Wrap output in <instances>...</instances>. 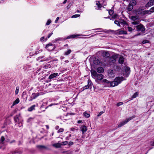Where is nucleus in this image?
Listing matches in <instances>:
<instances>
[{
	"label": "nucleus",
	"instance_id": "1",
	"mask_svg": "<svg viewBox=\"0 0 154 154\" xmlns=\"http://www.w3.org/2000/svg\"><path fill=\"white\" fill-rule=\"evenodd\" d=\"M91 74L97 83L100 85H106V87L108 85L109 81L106 79H103L104 76L102 74H97L95 71H91Z\"/></svg>",
	"mask_w": 154,
	"mask_h": 154
},
{
	"label": "nucleus",
	"instance_id": "2",
	"mask_svg": "<svg viewBox=\"0 0 154 154\" xmlns=\"http://www.w3.org/2000/svg\"><path fill=\"white\" fill-rule=\"evenodd\" d=\"M124 77L122 76L116 77L113 81L110 82L109 81L108 85L106 86L108 87H113L117 86L124 80Z\"/></svg>",
	"mask_w": 154,
	"mask_h": 154
},
{
	"label": "nucleus",
	"instance_id": "3",
	"mask_svg": "<svg viewBox=\"0 0 154 154\" xmlns=\"http://www.w3.org/2000/svg\"><path fill=\"white\" fill-rule=\"evenodd\" d=\"M14 120L16 123V125L20 127L23 125V119L20 114L17 115L14 118Z\"/></svg>",
	"mask_w": 154,
	"mask_h": 154
},
{
	"label": "nucleus",
	"instance_id": "4",
	"mask_svg": "<svg viewBox=\"0 0 154 154\" xmlns=\"http://www.w3.org/2000/svg\"><path fill=\"white\" fill-rule=\"evenodd\" d=\"M119 55L116 54L113 55L109 58L108 61L106 62L107 65L111 66L113 64L116 62V58L118 57Z\"/></svg>",
	"mask_w": 154,
	"mask_h": 154
},
{
	"label": "nucleus",
	"instance_id": "5",
	"mask_svg": "<svg viewBox=\"0 0 154 154\" xmlns=\"http://www.w3.org/2000/svg\"><path fill=\"white\" fill-rule=\"evenodd\" d=\"M139 17L137 15L135 16H129V18L133 21L132 22V24L133 25H137L140 23V20Z\"/></svg>",
	"mask_w": 154,
	"mask_h": 154
},
{
	"label": "nucleus",
	"instance_id": "6",
	"mask_svg": "<svg viewBox=\"0 0 154 154\" xmlns=\"http://www.w3.org/2000/svg\"><path fill=\"white\" fill-rule=\"evenodd\" d=\"M133 11L135 14L139 17L143 16V9L141 8H139L135 10H133Z\"/></svg>",
	"mask_w": 154,
	"mask_h": 154
},
{
	"label": "nucleus",
	"instance_id": "7",
	"mask_svg": "<svg viewBox=\"0 0 154 154\" xmlns=\"http://www.w3.org/2000/svg\"><path fill=\"white\" fill-rule=\"evenodd\" d=\"M134 116H133L129 118H127L126 119V120L121 122L118 126V128H120L122 126L124 125H125L126 124L127 122H128L129 121L134 119L135 118Z\"/></svg>",
	"mask_w": 154,
	"mask_h": 154
},
{
	"label": "nucleus",
	"instance_id": "8",
	"mask_svg": "<svg viewBox=\"0 0 154 154\" xmlns=\"http://www.w3.org/2000/svg\"><path fill=\"white\" fill-rule=\"evenodd\" d=\"M8 141V140H5V139L4 136H2L0 139V146H2L6 145L7 144L6 143Z\"/></svg>",
	"mask_w": 154,
	"mask_h": 154
},
{
	"label": "nucleus",
	"instance_id": "9",
	"mask_svg": "<svg viewBox=\"0 0 154 154\" xmlns=\"http://www.w3.org/2000/svg\"><path fill=\"white\" fill-rule=\"evenodd\" d=\"M47 49L49 51H51L54 49L55 46L52 44H49L47 45L46 47Z\"/></svg>",
	"mask_w": 154,
	"mask_h": 154
},
{
	"label": "nucleus",
	"instance_id": "10",
	"mask_svg": "<svg viewBox=\"0 0 154 154\" xmlns=\"http://www.w3.org/2000/svg\"><path fill=\"white\" fill-rule=\"evenodd\" d=\"M102 3L101 1H96V5L95 6V8L96 9H100L102 7Z\"/></svg>",
	"mask_w": 154,
	"mask_h": 154
},
{
	"label": "nucleus",
	"instance_id": "11",
	"mask_svg": "<svg viewBox=\"0 0 154 154\" xmlns=\"http://www.w3.org/2000/svg\"><path fill=\"white\" fill-rule=\"evenodd\" d=\"M136 29L138 31H144L145 30V28L142 24H140L136 26Z\"/></svg>",
	"mask_w": 154,
	"mask_h": 154
},
{
	"label": "nucleus",
	"instance_id": "12",
	"mask_svg": "<svg viewBox=\"0 0 154 154\" xmlns=\"http://www.w3.org/2000/svg\"><path fill=\"white\" fill-rule=\"evenodd\" d=\"M39 94L38 93H33L32 94L31 96L29 98V100L32 101L33 99H35L37 97L39 96Z\"/></svg>",
	"mask_w": 154,
	"mask_h": 154
},
{
	"label": "nucleus",
	"instance_id": "13",
	"mask_svg": "<svg viewBox=\"0 0 154 154\" xmlns=\"http://www.w3.org/2000/svg\"><path fill=\"white\" fill-rule=\"evenodd\" d=\"M154 4V0H150L146 4V7H149L153 5Z\"/></svg>",
	"mask_w": 154,
	"mask_h": 154
},
{
	"label": "nucleus",
	"instance_id": "14",
	"mask_svg": "<svg viewBox=\"0 0 154 154\" xmlns=\"http://www.w3.org/2000/svg\"><path fill=\"white\" fill-rule=\"evenodd\" d=\"M102 56L106 57H108L109 56V53L107 51H101Z\"/></svg>",
	"mask_w": 154,
	"mask_h": 154
},
{
	"label": "nucleus",
	"instance_id": "15",
	"mask_svg": "<svg viewBox=\"0 0 154 154\" xmlns=\"http://www.w3.org/2000/svg\"><path fill=\"white\" fill-rule=\"evenodd\" d=\"M81 35L76 34V35H72L69 36H68L67 37V39L69 38H77L79 37V36H81Z\"/></svg>",
	"mask_w": 154,
	"mask_h": 154
},
{
	"label": "nucleus",
	"instance_id": "16",
	"mask_svg": "<svg viewBox=\"0 0 154 154\" xmlns=\"http://www.w3.org/2000/svg\"><path fill=\"white\" fill-rule=\"evenodd\" d=\"M91 81L89 80L88 81V84L83 87V90L88 88H91Z\"/></svg>",
	"mask_w": 154,
	"mask_h": 154
},
{
	"label": "nucleus",
	"instance_id": "17",
	"mask_svg": "<svg viewBox=\"0 0 154 154\" xmlns=\"http://www.w3.org/2000/svg\"><path fill=\"white\" fill-rule=\"evenodd\" d=\"M80 130L83 134H84L87 130V127L85 125H82L80 128Z\"/></svg>",
	"mask_w": 154,
	"mask_h": 154
},
{
	"label": "nucleus",
	"instance_id": "18",
	"mask_svg": "<svg viewBox=\"0 0 154 154\" xmlns=\"http://www.w3.org/2000/svg\"><path fill=\"white\" fill-rule=\"evenodd\" d=\"M57 73H54L51 74L49 76L48 78L50 79H51L56 77L57 76H58Z\"/></svg>",
	"mask_w": 154,
	"mask_h": 154
},
{
	"label": "nucleus",
	"instance_id": "19",
	"mask_svg": "<svg viewBox=\"0 0 154 154\" xmlns=\"http://www.w3.org/2000/svg\"><path fill=\"white\" fill-rule=\"evenodd\" d=\"M97 71L98 73H102L104 72V70L103 67H100L97 68Z\"/></svg>",
	"mask_w": 154,
	"mask_h": 154
},
{
	"label": "nucleus",
	"instance_id": "20",
	"mask_svg": "<svg viewBox=\"0 0 154 154\" xmlns=\"http://www.w3.org/2000/svg\"><path fill=\"white\" fill-rule=\"evenodd\" d=\"M125 59L122 56H121L119 57V63L121 64L123 63Z\"/></svg>",
	"mask_w": 154,
	"mask_h": 154
},
{
	"label": "nucleus",
	"instance_id": "21",
	"mask_svg": "<svg viewBox=\"0 0 154 154\" xmlns=\"http://www.w3.org/2000/svg\"><path fill=\"white\" fill-rule=\"evenodd\" d=\"M118 34L119 35H126L127 34V32H126V31L122 30H120V29H119L118 30Z\"/></svg>",
	"mask_w": 154,
	"mask_h": 154
},
{
	"label": "nucleus",
	"instance_id": "22",
	"mask_svg": "<svg viewBox=\"0 0 154 154\" xmlns=\"http://www.w3.org/2000/svg\"><path fill=\"white\" fill-rule=\"evenodd\" d=\"M36 107L35 105H32V106L29 108L27 109L29 112H31L32 111L35 110V107Z\"/></svg>",
	"mask_w": 154,
	"mask_h": 154
},
{
	"label": "nucleus",
	"instance_id": "23",
	"mask_svg": "<svg viewBox=\"0 0 154 154\" xmlns=\"http://www.w3.org/2000/svg\"><path fill=\"white\" fill-rule=\"evenodd\" d=\"M20 102V100L18 98H17L13 103L12 106H11V107L14 106L15 105L18 104Z\"/></svg>",
	"mask_w": 154,
	"mask_h": 154
},
{
	"label": "nucleus",
	"instance_id": "24",
	"mask_svg": "<svg viewBox=\"0 0 154 154\" xmlns=\"http://www.w3.org/2000/svg\"><path fill=\"white\" fill-rule=\"evenodd\" d=\"M119 20L120 22V23L121 25L124 26L127 24V23H126V22L124 20L120 19Z\"/></svg>",
	"mask_w": 154,
	"mask_h": 154
},
{
	"label": "nucleus",
	"instance_id": "25",
	"mask_svg": "<svg viewBox=\"0 0 154 154\" xmlns=\"http://www.w3.org/2000/svg\"><path fill=\"white\" fill-rule=\"evenodd\" d=\"M133 6L129 4L128 6L127 10L128 11H131L133 9Z\"/></svg>",
	"mask_w": 154,
	"mask_h": 154
},
{
	"label": "nucleus",
	"instance_id": "26",
	"mask_svg": "<svg viewBox=\"0 0 154 154\" xmlns=\"http://www.w3.org/2000/svg\"><path fill=\"white\" fill-rule=\"evenodd\" d=\"M109 75L110 76L113 77L114 76V71L113 70L109 71L108 72Z\"/></svg>",
	"mask_w": 154,
	"mask_h": 154
},
{
	"label": "nucleus",
	"instance_id": "27",
	"mask_svg": "<svg viewBox=\"0 0 154 154\" xmlns=\"http://www.w3.org/2000/svg\"><path fill=\"white\" fill-rule=\"evenodd\" d=\"M143 13V15L146 14H150L152 13L150 11V9L149 10L144 11Z\"/></svg>",
	"mask_w": 154,
	"mask_h": 154
},
{
	"label": "nucleus",
	"instance_id": "28",
	"mask_svg": "<svg viewBox=\"0 0 154 154\" xmlns=\"http://www.w3.org/2000/svg\"><path fill=\"white\" fill-rule=\"evenodd\" d=\"M93 30H99V31H96V32H105V31L103 30V29L102 28H97L95 29H93Z\"/></svg>",
	"mask_w": 154,
	"mask_h": 154
},
{
	"label": "nucleus",
	"instance_id": "29",
	"mask_svg": "<svg viewBox=\"0 0 154 154\" xmlns=\"http://www.w3.org/2000/svg\"><path fill=\"white\" fill-rule=\"evenodd\" d=\"M125 72L128 75L130 73V68L129 67H126L125 69Z\"/></svg>",
	"mask_w": 154,
	"mask_h": 154
},
{
	"label": "nucleus",
	"instance_id": "30",
	"mask_svg": "<svg viewBox=\"0 0 154 154\" xmlns=\"http://www.w3.org/2000/svg\"><path fill=\"white\" fill-rule=\"evenodd\" d=\"M118 17H119L117 14H114L111 17V18L110 19L113 20L114 19H116L118 18Z\"/></svg>",
	"mask_w": 154,
	"mask_h": 154
},
{
	"label": "nucleus",
	"instance_id": "31",
	"mask_svg": "<svg viewBox=\"0 0 154 154\" xmlns=\"http://www.w3.org/2000/svg\"><path fill=\"white\" fill-rule=\"evenodd\" d=\"M71 51L70 49H69L67 51L65 52L64 55L66 56L68 55L71 53Z\"/></svg>",
	"mask_w": 154,
	"mask_h": 154
},
{
	"label": "nucleus",
	"instance_id": "32",
	"mask_svg": "<svg viewBox=\"0 0 154 154\" xmlns=\"http://www.w3.org/2000/svg\"><path fill=\"white\" fill-rule=\"evenodd\" d=\"M137 3L136 2L135 0H132L130 3L131 5H135Z\"/></svg>",
	"mask_w": 154,
	"mask_h": 154
},
{
	"label": "nucleus",
	"instance_id": "33",
	"mask_svg": "<svg viewBox=\"0 0 154 154\" xmlns=\"http://www.w3.org/2000/svg\"><path fill=\"white\" fill-rule=\"evenodd\" d=\"M138 94L139 92H135L132 96V99L135 98L138 95Z\"/></svg>",
	"mask_w": 154,
	"mask_h": 154
},
{
	"label": "nucleus",
	"instance_id": "34",
	"mask_svg": "<svg viewBox=\"0 0 154 154\" xmlns=\"http://www.w3.org/2000/svg\"><path fill=\"white\" fill-rule=\"evenodd\" d=\"M83 115L85 117L87 118L89 117L90 116V114L86 112H84L83 113Z\"/></svg>",
	"mask_w": 154,
	"mask_h": 154
},
{
	"label": "nucleus",
	"instance_id": "35",
	"mask_svg": "<svg viewBox=\"0 0 154 154\" xmlns=\"http://www.w3.org/2000/svg\"><path fill=\"white\" fill-rule=\"evenodd\" d=\"M37 147L39 148L40 149H46L47 148V147L44 146H42V145H38L37 146Z\"/></svg>",
	"mask_w": 154,
	"mask_h": 154
},
{
	"label": "nucleus",
	"instance_id": "36",
	"mask_svg": "<svg viewBox=\"0 0 154 154\" xmlns=\"http://www.w3.org/2000/svg\"><path fill=\"white\" fill-rule=\"evenodd\" d=\"M115 23L118 26H120V23L119 21H118L117 20H115L114 21Z\"/></svg>",
	"mask_w": 154,
	"mask_h": 154
},
{
	"label": "nucleus",
	"instance_id": "37",
	"mask_svg": "<svg viewBox=\"0 0 154 154\" xmlns=\"http://www.w3.org/2000/svg\"><path fill=\"white\" fill-rule=\"evenodd\" d=\"M22 152L21 151H18L17 150H16L14 151L12 153V154H15L16 153H19L20 154L22 153Z\"/></svg>",
	"mask_w": 154,
	"mask_h": 154
},
{
	"label": "nucleus",
	"instance_id": "38",
	"mask_svg": "<svg viewBox=\"0 0 154 154\" xmlns=\"http://www.w3.org/2000/svg\"><path fill=\"white\" fill-rule=\"evenodd\" d=\"M19 87L18 86H17L16 88V89L15 91V94L16 95H17L18 93L19 92Z\"/></svg>",
	"mask_w": 154,
	"mask_h": 154
},
{
	"label": "nucleus",
	"instance_id": "39",
	"mask_svg": "<svg viewBox=\"0 0 154 154\" xmlns=\"http://www.w3.org/2000/svg\"><path fill=\"white\" fill-rule=\"evenodd\" d=\"M68 143V142L67 141H65L61 143H60V145H65L67 144Z\"/></svg>",
	"mask_w": 154,
	"mask_h": 154
},
{
	"label": "nucleus",
	"instance_id": "40",
	"mask_svg": "<svg viewBox=\"0 0 154 154\" xmlns=\"http://www.w3.org/2000/svg\"><path fill=\"white\" fill-rule=\"evenodd\" d=\"M80 16V14H75L72 15L71 17L72 18H75L79 17Z\"/></svg>",
	"mask_w": 154,
	"mask_h": 154
},
{
	"label": "nucleus",
	"instance_id": "41",
	"mask_svg": "<svg viewBox=\"0 0 154 154\" xmlns=\"http://www.w3.org/2000/svg\"><path fill=\"white\" fill-rule=\"evenodd\" d=\"M51 67V66L49 64H48L45 65L44 66V68L45 69H47V68H50V67Z\"/></svg>",
	"mask_w": 154,
	"mask_h": 154
},
{
	"label": "nucleus",
	"instance_id": "42",
	"mask_svg": "<svg viewBox=\"0 0 154 154\" xmlns=\"http://www.w3.org/2000/svg\"><path fill=\"white\" fill-rule=\"evenodd\" d=\"M60 144L57 143L54 144L53 146L56 147H60Z\"/></svg>",
	"mask_w": 154,
	"mask_h": 154
},
{
	"label": "nucleus",
	"instance_id": "43",
	"mask_svg": "<svg viewBox=\"0 0 154 154\" xmlns=\"http://www.w3.org/2000/svg\"><path fill=\"white\" fill-rule=\"evenodd\" d=\"M64 131V129L63 128H60L57 131L58 133H60L63 132Z\"/></svg>",
	"mask_w": 154,
	"mask_h": 154
},
{
	"label": "nucleus",
	"instance_id": "44",
	"mask_svg": "<svg viewBox=\"0 0 154 154\" xmlns=\"http://www.w3.org/2000/svg\"><path fill=\"white\" fill-rule=\"evenodd\" d=\"M100 63V61L98 59L95 60L94 61V63L95 64H97Z\"/></svg>",
	"mask_w": 154,
	"mask_h": 154
},
{
	"label": "nucleus",
	"instance_id": "45",
	"mask_svg": "<svg viewBox=\"0 0 154 154\" xmlns=\"http://www.w3.org/2000/svg\"><path fill=\"white\" fill-rule=\"evenodd\" d=\"M114 13V11L112 10H110L109 11V13L110 15H112Z\"/></svg>",
	"mask_w": 154,
	"mask_h": 154
},
{
	"label": "nucleus",
	"instance_id": "46",
	"mask_svg": "<svg viewBox=\"0 0 154 154\" xmlns=\"http://www.w3.org/2000/svg\"><path fill=\"white\" fill-rule=\"evenodd\" d=\"M33 120V118L32 117H30L27 120V122H30L32 120Z\"/></svg>",
	"mask_w": 154,
	"mask_h": 154
},
{
	"label": "nucleus",
	"instance_id": "47",
	"mask_svg": "<svg viewBox=\"0 0 154 154\" xmlns=\"http://www.w3.org/2000/svg\"><path fill=\"white\" fill-rule=\"evenodd\" d=\"M51 20H48L46 23V25H49L51 23Z\"/></svg>",
	"mask_w": 154,
	"mask_h": 154
},
{
	"label": "nucleus",
	"instance_id": "48",
	"mask_svg": "<svg viewBox=\"0 0 154 154\" xmlns=\"http://www.w3.org/2000/svg\"><path fill=\"white\" fill-rule=\"evenodd\" d=\"M123 104V103L122 102H120L117 103V106H119L121 105H122Z\"/></svg>",
	"mask_w": 154,
	"mask_h": 154
},
{
	"label": "nucleus",
	"instance_id": "49",
	"mask_svg": "<svg viewBox=\"0 0 154 154\" xmlns=\"http://www.w3.org/2000/svg\"><path fill=\"white\" fill-rule=\"evenodd\" d=\"M150 9V11L152 13L154 12V6L151 8Z\"/></svg>",
	"mask_w": 154,
	"mask_h": 154
},
{
	"label": "nucleus",
	"instance_id": "50",
	"mask_svg": "<svg viewBox=\"0 0 154 154\" xmlns=\"http://www.w3.org/2000/svg\"><path fill=\"white\" fill-rule=\"evenodd\" d=\"M128 30L129 32H131L133 30L132 28L128 26Z\"/></svg>",
	"mask_w": 154,
	"mask_h": 154
},
{
	"label": "nucleus",
	"instance_id": "51",
	"mask_svg": "<svg viewBox=\"0 0 154 154\" xmlns=\"http://www.w3.org/2000/svg\"><path fill=\"white\" fill-rule=\"evenodd\" d=\"M104 112L101 111L99 112V114L97 115L98 117L100 116L102 114H103Z\"/></svg>",
	"mask_w": 154,
	"mask_h": 154
},
{
	"label": "nucleus",
	"instance_id": "52",
	"mask_svg": "<svg viewBox=\"0 0 154 154\" xmlns=\"http://www.w3.org/2000/svg\"><path fill=\"white\" fill-rule=\"evenodd\" d=\"M52 34H53L52 32H51V33L49 34L48 35V36L47 37V38H49L51 37V36L52 35Z\"/></svg>",
	"mask_w": 154,
	"mask_h": 154
},
{
	"label": "nucleus",
	"instance_id": "53",
	"mask_svg": "<svg viewBox=\"0 0 154 154\" xmlns=\"http://www.w3.org/2000/svg\"><path fill=\"white\" fill-rule=\"evenodd\" d=\"M73 143L72 142L70 141L69 142L68 144V145L69 146H70L73 145Z\"/></svg>",
	"mask_w": 154,
	"mask_h": 154
},
{
	"label": "nucleus",
	"instance_id": "54",
	"mask_svg": "<svg viewBox=\"0 0 154 154\" xmlns=\"http://www.w3.org/2000/svg\"><path fill=\"white\" fill-rule=\"evenodd\" d=\"M43 57H38L37 58V59H36L37 60H39L40 59H42Z\"/></svg>",
	"mask_w": 154,
	"mask_h": 154
},
{
	"label": "nucleus",
	"instance_id": "55",
	"mask_svg": "<svg viewBox=\"0 0 154 154\" xmlns=\"http://www.w3.org/2000/svg\"><path fill=\"white\" fill-rule=\"evenodd\" d=\"M16 112V111L15 110H14L13 112L11 114V116H12L14 114V113H15Z\"/></svg>",
	"mask_w": 154,
	"mask_h": 154
},
{
	"label": "nucleus",
	"instance_id": "56",
	"mask_svg": "<svg viewBox=\"0 0 154 154\" xmlns=\"http://www.w3.org/2000/svg\"><path fill=\"white\" fill-rule=\"evenodd\" d=\"M59 17H57V18H56V20H55V23H57V21L58 20H59Z\"/></svg>",
	"mask_w": 154,
	"mask_h": 154
},
{
	"label": "nucleus",
	"instance_id": "57",
	"mask_svg": "<svg viewBox=\"0 0 154 154\" xmlns=\"http://www.w3.org/2000/svg\"><path fill=\"white\" fill-rule=\"evenodd\" d=\"M150 145L152 146H154V141H151L150 142Z\"/></svg>",
	"mask_w": 154,
	"mask_h": 154
},
{
	"label": "nucleus",
	"instance_id": "58",
	"mask_svg": "<svg viewBox=\"0 0 154 154\" xmlns=\"http://www.w3.org/2000/svg\"><path fill=\"white\" fill-rule=\"evenodd\" d=\"M44 38L45 37L44 36L41 37L40 39V41H43L44 40Z\"/></svg>",
	"mask_w": 154,
	"mask_h": 154
},
{
	"label": "nucleus",
	"instance_id": "59",
	"mask_svg": "<svg viewBox=\"0 0 154 154\" xmlns=\"http://www.w3.org/2000/svg\"><path fill=\"white\" fill-rule=\"evenodd\" d=\"M148 42L149 41L147 40L144 41H143V44L145 43H148Z\"/></svg>",
	"mask_w": 154,
	"mask_h": 154
},
{
	"label": "nucleus",
	"instance_id": "60",
	"mask_svg": "<svg viewBox=\"0 0 154 154\" xmlns=\"http://www.w3.org/2000/svg\"><path fill=\"white\" fill-rule=\"evenodd\" d=\"M71 5H70V4H69L68 6H67V9H69Z\"/></svg>",
	"mask_w": 154,
	"mask_h": 154
},
{
	"label": "nucleus",
	"instance_id": "61",
	"mask_svg": "<svg viewBox=\"0 0 154 154\" xmlns=\"http://www.w3.org/2000/svg\"><path fill=\"white\" fill-rule=\"evenodd\" d=\"M15 142V140H13L11 141L10 142V143H14Z\"/></svg>",
	"mask_w": 154,
	"mask_h": 154
},
{
	"label": "nucleus",
	"instance_id": "62",
	"mask_svg": "<svg viewBox=\"0 0 154 154\" xmlns=\"http://www.w3.org/2000/svg\"><path fill=\"white\" fill-rule=\"evenodd\" d=\"M69 137L68 136L66 137V139L67 140H69Z\"/></svg>",
	"mask_w": 154,
	"mask_h": 154
},
{
	"label": "nucleus",
	"instance_id": "63",
	"mask_svg": "<svg viewBox=\"0 0 154 154\" xmlns=\"http://www.w3.org/2000/svg\"><path fill=\"white\" fill-rule=\"evenodd\" d=\"M59 128V127L58 126H57L55 127V129L56 130L58 129Z\"/></svg>",
	"mask_w": 154,
	"mask_h": 154
},
{
	"label": "nucleus",
	"instance_id": "64",
	"mask_svg": "<svg viewBox=\"0 0 154 154\" xmlns=\"http://www.w3.org/2000/svg\"><path fill=\"white\" fill-rule=\"evenodd\" d=\"M67 0H65L64 1V2H63V4H65V3H66V2H67Z\"/></svg>",
	"mask_w": 154,
	"mask_h": 154
}]
</instances>
